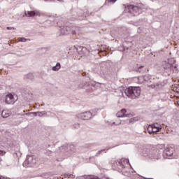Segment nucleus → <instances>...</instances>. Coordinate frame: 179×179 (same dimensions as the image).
Returning <instances> with one entry per match:
<instances>
[{
	"instance_id": "nucleus-24",
	"label": "nucleus",
	"mask_w": 179,
	"mask_h": 179,
	"mask_svg": "<svg viewBox=\"0 0 179 179\" xmlns=\"http://www.w3.org/2000/svg\"><path fill=\"white\" fill-rule=\"evenodd\" d=\"M142 78H143V80L147 81V82L150 80V79H151V76L149 75H145Z\"/></svg>"
},
{
	"instance_id": "nucleus-38",
	"label": "nucleus",
	"mask_w": 179,
	"mask_h": 179,
	"mask_svg": "<svg viewBox=\"0 0 179 179\" xmlns=\"http://www.w3.org/2000/svg\"><path fill=\"white\" fill-rule=\"evenodd\" d=\"M54 1V0H45V1H48V2H50V1ZM57 1H61V0H57Z\"/></svg>"
},
{
	"instance_id": "nucleus-30",
	"label": "nucleus",
	"mask_w": 179,
	"mask_h": 179,
	"mask_svg": "<svg viewBox=\"0 0 179 179\" xmlns=\"http://www.w3.org/2000/svg\"><path fill=\"white\" fill-rule=\"evenodd\" d=\"M121 124V121H120L119 122H113L111 126L113 125H116V126H118V125H120Z\"/></svg>"
},
{
	"instance_id": "nucleus-11",
	"label": "nucleus",
	"mask_w": 179,
	"mask_h": 179,
	"mask_svg": "<svg viewBox=\"0 0 179 179\" xmlns=\"http://www.w3.org/2000/svg\"><path fill=\"white\" fill-rule=\"evenodd\" d=\"M25 15L28 17H35V16L40 17L41 16V13L37 10H31V11H26L25 12Z\"/></svg>"
},
{
	"instance_id": "nucleus-20",
	"label": "nucleus",
	"mask_w": 179,
	"mask_h": 179,
	"mask_svg": "<svg viewBox=\"0 0 179 179\" xmlns=\"http://www.w3.org/2000/svg\"><path fill=\"white\" fill-rule=\"evenodd\" d=\"M68 150L67 145H63L60 148V150L62 153H65L66 150Z\"/></svg>"
},
{
	"instance_id": "nucleus-10",
	"label": "nucleus",
	"mask_w": 179,
	"mask_h": 179,
	"mask_svg": "<svg viewBox=\"0 0 179 179\" xmlns=\"http://www.w3.org/2000/svg\"><path fill=\"white\" fill-rule=\"evenodd\" d=\"M127 113V109H122L120 111L117 113L116 116L117 117H132L131 114H129Z\"/></svg>"
},
{
	"instance_id": "nucleus-19",
	"label": "nucleus",
	"mask_w": 179,
	"mask_h": 179,
	"mask_svg": "<svg viewBox=\"0 0 179 179\" xmlns=\"http://www.w3.org/2000/svg\"><path fill=\"white\" fill-rule=\"evenodd\" d=\"M1 116H2V117H3V118H6V117H8L10 116V114L8 113L6 110H3V111L1 112Z\"/></svg>"
},
{
	"instance_id": "nucleus-41",
	"label": "nucleus",
	"mask_w": 179,
	"mask_h": 179,
	"mask_svg": "<svg viewBox=\"0 0 179 179\" xmlns=\"http://www.w3.org/2000/svg\"><path fill=\"white\" fill-rule=\"evenodd\" d=\"M58 162H62V159H57Z\"/></svg>"
},
{
	"instance_id": "nucleus-15",
	"label": "nucleus",
	"mask_w": 179,
	"mask_h": 179,
	"mask_svg": "<svg viewBox=\"0 0 179 179\" xmlns=\"http://www.w3.org/2000/svg\"><path fill=\"white\" fill-rule=\"evenodd\" d=\"M77 179H96V176H85L78 177Z\"/></svg>"
},
{
	"instance_id": "nucleus-26",
	"label": "nucleus",
	"mask_w": 179,
	"mask_h": 179,
	"mask_svg": "<svg viewBox=\"0 0 179 179\" xmlns=\"http://www.w3.org/2000/svg\"><path fill=\"white\" fill-rule=\"evenodd\" d=\"M46 113L45 111L43 112H37V115L39 117H42L43 115H45Z\"/></svg>"
},
{
	"instance_id": "nucleus-35",
	"label": "nucleus",
	"mask_w": 179,
	"mask_h": 179,
	"mask_svg": "<svg viewBox=\"0 0 179 179\" xmlns=\"http://www.w3.org/2000/svg\"><path fill=\"white\" fill-rule=\"evenodd\" d=\"M6 152L4 151L0 150V155H4Z\"/></svg>"
},
{
	"instance_id": "nucleus-8",
	"label": "nucleus",
	"mask_w": 179,
	"mask_h": 179,
	"mask_svg": "<svg viewBox=\"0 0 179 179\" xmlns=\"http://www.w3.org/2000/svg\"><path fill=\"white\" fill-rule=\"evenodd\" d=\"M36 164V159L32 155H27L25 162L23 163V166L25 168L32 167Z\"/></svg>"
},
{
	"instance_id": "nucleus-4",
	"label": "nucleus",
	"mask_w": 179,
	"mask_h": 179,
	"mask_svg": "<svg viewBox=\"0 0 179 179\" xmlns=\"http://www.w3.org/2000/svg\"><path fill=\"white\" fill-rule=\"evenodd\" d=\"M162 67L166 73H168V74H171L172 71L174 69V71L176 73L178 72L176 66H173V62L172 59H169L167 61L162 62Z\"/></svg>"
},
{
	"instance_id": "nucleus-32",
	"label": "nucleus",
	"mask_w": 179,
	"mask_h": 179,
	"mask_svg": "<svg viewBox=\"0 0 179 179\" xmlns=\"http://www.w3.org/2000/svg\"><path fill=\"white\" fill-rule=\"evenodd\" d=\"M175 90H176V92L177 93L179 92V85H176V86L175 87Z\"/></svg>"
},
{
	"instance_id": "nucleus-9",
	"label": "nucleus",
	"mask_w": 179,
	"mask_h": 179,
	"mask_svg": "<svg viewBox=\"0 0 179 179\" xmlns=\"http://www.w3.org/2000/svg\"><path fill=\"white\" fill-rule=\"evenodd\" d=\"M95 116V114H93L92 111H87L85 113H80L77 117L83 120H87L90 119H92V117Z\"/></svg>"
},
{
	"instance_id": "nucleus-45",
	"label": "nucleus",
	"mask_w": 179,
	"mask_h": 179,
	"mask_svg": "<svg viewBox=\"0 0 179 179\" xmlns=\"http://www.w3.org/2000/svg\"><path fill=\"white\" fill-rule=\"evenodd\" d=\"M178 106H179V102H178Z\"/></svg>"
},
{
	"instance_id": "nucleus-3",
	"label": "nucleus",
	"mask_w": 179,
	"mask_h": 179,
	"mask_svg": "<svg viewBox=\"0 0 179 179\" xmlns=\"http://www.w3.org/2000/svg\"><path fill=\"white\" fill-rule=\"evenodd\" d=\"M80 28L74 26H63L60 27V34L62 36L69 35V34H77L79 33Z\"/></svg>"
},
{
	"instance_id": "nucleus-23",
	"label": "nucleus",
	"mask_w": 179,
	"mask_h": 179,
	"mask_svg": "<svg viewBox=\"0 0 179 179\" xmlns=\"http://www.w3.org/2000/svg\"><path fill=\"white\" fill-rule=\"evenodd\" d=\"M147 130L150 134H153V127L151 124L149 125Z\"/></svg>"
},
{
	"instance_id": "nucleus-18",
	"label": "nucleus",
	"mask_w": 179,
	"mask_h": 179,
	"mask_svg": "<svg viewBox=\"0 0 179 179\" xmlns=\"http://www.w3.org/2000/svg\"><path fill=\"white\" fill-rule=\"evenodd\" d=\"M110 148H106V149H103L101 150L100 151H99L98 152H96V156L98 157L100 155H101L103 152L106 153V152L109 150Z\"/></svg>"
},
{
	"instance_id": "nucleus-5",
	"label": "nucleus",
	"mask_w": 179,
	"mask_h": 179,
	"mask_svg": "<svg viewBox=\"0 0 179 179\" xmlns=\"http://www.w3.org/2000/svg\"><path fill=\"white\" fill-rule=\"evenodd\" d=\"M130 164L129 159L122 158L121 159H117V161H115L113 163V166L115 169H117L118 171H122L124 169L127 168V166Z\"/></svg>"
},
{
	"instance_id": "nucleus-42",
	"label": "nucleus",
	"mask_w": 179,
	"mask_h": 179,
	"mask_svg": "<svg viewBox=\"0 0 179 179\" xmlns=\"http://www.w3.org/2000/svg\"><path fill=\"white\" fill-rule=\"evenodd\" d=\"M122 94L124 96V92H122Z\"/></svg>"
},
{
	"instance_id": "nucleus-27",
	"label": "nucleus",
	"mask_w": 179,
	"mask_h": 179,
	"mask_svg": "<svg viewBox=\"0 0 179 179\" xmlns=\"http://www.w3.org/2000/svg\"><path fill=\"white\" fill-rule=\"evenodd\" d=\"M31 114L34 115V116H38V112L27 113L25 115H28Z\"/></svg>"
},
{
	"instance_id": "nucleus-12",
	"label": "nucleus",
	"mask_w": 179,
	"mask_h": 179,
	"mask_svg": "<svg viewBox=\"0 0 179 179\" xmlns=\"http://www.w3.org/2000/svg\"><path fill=\"white\" fill-rule=\"evenodd\" d=\"M173 151H174L173 148H166L163 153L164 157V158L171 157L173 155Z\"/></svg>"
},
{
	"instance_id": "nucleus-7",
	"label": "nucleus",
	"mask_w": 179,
	"mask_h": 179,
	"mask_svg": "<svg viewBox=\"0 0 179 179\" xmlns=\"http://www.w3.org/2000/svg\"><path fill=\"white\" fill-rule=\"evenodd\" d=\"M18 97L15 94H7L5 96L6 103L8 105H14Z\"/></svg>"
},
{
	"instance_id": "nucleus-16",
	"label": "nucleus",
	"mask_w": 179,
	"mask_h": 179,
	"mask_svg": "<svg viewBox=\"0 0 179 179\" xmlns=\"http://www.w3.org/2000/svg\"><path fill=\"white\" fill-rule=\"evenodd\" d=\"M61 69V64L57 63V64L54 66H52V71H57Z\"/></svg>"
},
{
	"instance_id": "nucleus-40",
	"label": "nucleus",
	"mask_w": 179,
	"mask_h": 179,
	"mask_svg": "<svg viewBox=\"0 0 179 179\" xmlns=\"http://www.w3.org/2000/svg\"><path fill=\"white\" fill-rule=\"evenodd\" d=\"M1 142H3V143H6V142H7V139L1 140Z\"/></svg>"
},
{
	"instance_id": "nucleus-36",
	"label": "nucleus",
	"mask_w": 179,
	"mask_h": 179,
	"mask_svg": "<svg viewBox=\"0 0 179 179\" xmlns=\"http://www.w3.org/2000/svg\"><path fill=\"white\" fill-rule=\"evenodd\" d=\"M143 67V66H138V68H137V71L140 72L139 69H141Z\"/></svg>"
},
{
	"instance_id": "nucleus-22",
	"label": "nucleus",
	"mask_w": 179,
	"mask_h": 179,
	"mask_svg": "<svg viewBox=\"0 0 179 179\" xmlns=\"http://www.w3.org/2000/svg\"><path fill=\"white\" fill-rule=\"evenodd\" d=\"M64 178H69V179L75 178V176H73V174H64Z\"/></svg>"
},
{
	"instance_id": "nucleus-39",
	"label": "nucleus",
	"mask_w": 179,
	"mask_h": 179,
	"mask_svg": "<svg viewBox=\"0 0 179 179\" xmlns=\"http://www.w3.org/2000/svg\"><path fill=\"white\" fill-rule=\"evenodd\" d=\"M134 119H130L129 122L131 123L134 122Z\"/></svg>"
},
{
	"instance_id": "nucleus-21",
	"label": "nucleus",
	"mask_w": 179,
	"mask_h": 179,
	"mask_svg": "<svg viewBox=\"0 0 179 179\" xmlns=\"http://www.w3.org/2000/svg\"><path fill=\"white\" fill-rule=\"evenodd\" d=\"M28 41H30V39L29 38H26L24 37H20L19 38V42H21V43H25V42H27Z\"/></svg>"
},
{
	"instance_id": "nucleus-17",
	"label": "nucleus",
	"mask_w": 179,
	"mask_h": 179,
	"mask_svg": "<svg viewBox=\"0 0 179 179\" xmlns=\"http://www.w3.org/2000/svg\"><path fill=\"white\" fill-rule=\"evenodd\" d=\"M151 125L154 129H157L159 130H162V125L159 124V123H154L153 124H151Z\"/></svg>"
},
{
	"instance_id": "nucleus-14",
	"label": "nucleus",
	"mask_w": 179,
	"mask_h": 179,
	"mask_svg": "<svg viewBox=\"0 0 179 179\" xmlns=\"http://www.w3.org/2000/svg\"><path fill=\"white\" fill-rule=\"evenodd\" d=\"M34 78L35 76L33 73H29L24 76L25 79H29L30 80H34Z\"/></svg>"
},
{
	"instance_id": "nucleus-25",
	"label": "nucleus",
	"mask_w": 179,
	"mask_h": 179,
	"mask_svg": "<svg viewBox=\"0 0 179 179\" xmlns=\"http://www.w3.org/2000/svg\"><path fill=\"white\" fill-rule=\"evenodd\" d=\"M111 36H112L113 38H119L118 32H115V31H113V32H111Z\"/></svg>"
},
{
	"instance_id": "nucleus-13",
	"label": "nucleus",
	"mask_w": 179,
	"mask_h": 179,
	"mask_svg": "<svg viewBox=\"0 0 179 179\" xmlns=\"http://www.w3.org/2000/svg\"><path fill=\"white\" fill-rule=\"evenodd\" d=\"M77 13L78 14L79 20H83L86 17L85 15L84 14V12L81 9H79Z\"/></svg>"
},
{
	"instance_id": "nucleus-44",
	"label": "nucleus",
	"mask_w": 179,
	"mask_h": 179,
	"mask_svg": "<svg viewBox=\"0 0 179 179\" xmlns=\"http://www.w3.org/2000/svg\"><path fill=\"white\" fill-rule=\"evenodd\" d=\"M145 179H153V178H145Z\"/></svg>"
},
{
	"instance_id": "nucleus-2",
	"label": "nucleus",
	"mask_w": 179,
	"mask_h": 179,
	"mask_svg": "<svg viewBox=\"0 0 179 179\" xmlns=\"http://www.w3.org/2000/svg\"><path fill=\"white\" fill-rule=\"evenodd\" d=\"M124 94L132 99L138 98L141 94L139 87H129L124 90Z\"/></svg>"
},
{
	"instance_id": "nucleus-37",
	"label": "nucleus",
	"mask_w": 179,
	"mask_h": 179,
	"mask_svg": "<svg viewBox=\"0 0 179 179\" xmlns=\"http://www.w3.org/2000/svg\"><path fill=\"white\" fill-rule=\"evenodd\" d=\"M0 179H8V178L4 176H0Z\"/></svg>"
},
{
	"instance_id": "nucleus-34",
	"label": "nucleus",
	"mask_w": 179,
	"mask_h": 179,
	"mask_svg": "<svg viewBox=\"0 0 179 179\" xmlns=\"http://www.w3.org/2000/svg\"><path fill=\"white\" fill-rule=\"evenodd\" d=\"M117 0H106V1H108V3H114L116 2Z\"/></svg>"
},
{
	"instance_id": "nucleus-31",
	"label": "nucleus",
	"mask_w": 179,
	"mask_h": 179,
	"mask_svg": "<svg viewBox=\"0 0 179 179\" xmlns=\"http://www.w3.org/2000/svg\"><path fill=\"white\" fill-rule=\"evenodd\" d=\"M158 87H159V85H158V84H157V85H151V87H152V88H155V89H157Z\"/></svg>"
},
{
	"instance_id": "nucleus-43",
	"label": "nucleus",
	"mask_w": 179,
	"mask_h": 179,
	"mask_svg": "<svg viewBox=\"0 0 179 179\" xmlns=\"http://www.w3.org/2000/svg\"><path fill=\"white\" fill-rule=\"evenodd\" d=\"M96 179H99L98 177H96Z\"/></svg>"
},
{
	"instance_id": "nucleus-29",
	"label": "nucleus",
	"mask_w": 179,
	"mask_h": 179,
	"mask_svg": "<svg viewBox=\"0 0 179 179\" xmlns=\"http://www.w3.org/2000/svg\"><path fill=\"white\" fill-rule=\"evenodd\" d=\"M73 128L74 129H79L80 128L79 123H76V124H73Z\"/></svg>"
},
{
	"instance_id": "nucleus-1",
	"label": "nucleus",
	"mask_w": 179,
	"mask_h": 179,
	"mask_svg": "<svg viewBox=\"0 0 179 179\" xmlns=\"http://www.w3.org/2000/svg\"><path fill=\"white\" fill-rule=\"evenodd\" d=\"M144 157H147V159L151 160H159L162 158V152L159 149L152 148L150 150H147L143 152Z\"/></svg>"
},
{
	"instance_id": "nucleus-33",
	"label": "nucleus",
	"mask_w": 179,
	"mask_h": 179,
	"mask_svg": "<svg viewBox=\"0 0 179 179\" xmlns=\"http://www.w3.org/2000/svg\"><path fill=\"white\" fill-rule=\"evenodd\" d=\"M6 29H7L8 30H16V28H15V27H6Z\"/></svg>"
},
{
	"instance_id": "nucleus-6",
	"label": "nucleus",
	"mask_w": 179,
	"mask_h": 179,
	"mask_svg": "<svg viewBox=\"0 0 179 179\" xmlns=\"http://www.w3.org/2000/svg\"><path fill=\"white\" fill-rule=\"evenodd\" d=\"M141 8L138 6H134L132 4L125 6V13H130L134 16L139 15Z\"/></svg>"
},
{
	"instance_id": "nucleus-28",
	"label": "nucleus",
	"mask_w": 179,
	"mask_h": 179,
	"mask_svg": "<svg viewBox=\"0 0 179 179\" xmlns=\"http://www.w3.org/2000/svg\"><path fill=\"white\" fill-rule=\"evenodd\" d=\"M161 130L159 129H156V128H153L152 127V134H155V133H158Z\"/></svg>"
}]
</instances>
